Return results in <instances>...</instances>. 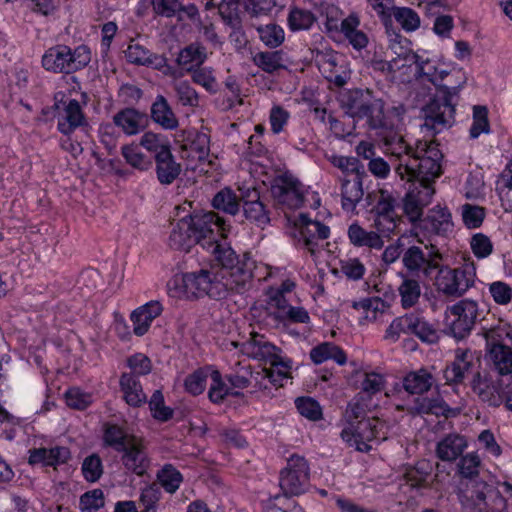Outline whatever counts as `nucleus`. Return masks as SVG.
Returning a JSON list of instances; mask_svg holds the SVG:
<instances>
[{"label": "nucleus", "mask_w": 512, "mask_h": 512, "mask_svg": "<svg viewBox=\"0 0 512 512\" xmlns=\"http://www.w3.org/2000/svg\"><path fill=\"white\" fill-rule=\"evenodd\" d=\"M340 271L349 280L358 281L363 278L366 267L357 257H346L339 262Z\"/></svg>", "instance_id": "0e129e2a"}, {"label": "nucleus", "mask_w": 512, "mask_h": 512, "mask_svg": "<svg viewBox=\"0 0 512 512\" xmlns=\"http://www.w3.org/2000/svg\"><path fill=\"white\" fill-rule=\"evenodd\" d=\"M254 268V259L249 254H244L231 268L225 270L226 296L231 293L242 294L252 286L251 269Z\"/></svg>", "instance_id": "4468645a"}, {"label": "nucleus", "mask_w": 512, "mask_h": 512, "mask_svg": "<svg viewBox=\"0 0 512 512\" xmlns=\"http://www.w3.org/2000/svg\"><path fill=\"white\" fill-rule=\"evenodd\" d=\"M450 411L448 405L439 397L436 398H417L411 412L417 414H433L436 416H447Z\"/></svg>", "instance_id": "a18cd8bd"}, {"label": "nucleus", "mask_w": 512, "mask_h": 512, "mask_svg": "<svg viewBox=\"0 0 512 512\" xmlns=\"http://www.w3.org/2000/svg\"><path fill=\"white\" fill-rule=\"evenodd\" d=\"M407 314L408 335H414L421 341L434 343L438 339L437 330L421 312Z\"/></svg>", "instance_id": "2f4dec72"}, {"label": "nucleus", "mask_w": 512, "mask_h": 512, "mask_svg": "<svg viewBox=\"0 0 512 512\" xmlns=\"http://www.w3.org/2000/svg\"><path fill=\"white\" fill-rule=\"evenodd\" d=\"M140 145L149 152L154 153L155 157L164 151H170V145L167 138L161 134H155L153 132H146L141 137Z\"/></svg>", "instance_id": "680f3d73"}, {"label": "nucleus", "mask_w": 512, "mask_h": 512, "mask_svg": "<svg viewBox=\"0 0 512 512\" xmlns=\"http://www.w3.org/2000/svg\"><path fill=\"white\" fill-rule=\"evenodd\" d=\"M254 64L264 72L273 73L284 67L281 51L258 52L253 56Z\"/></svg>", "instance_id": "603ef678"}, {"label": "nucleus", "mask_w": 512, "mask_h": 512, "mask_svg": "<svg viewBox=\"0 0 512 512\" xmlns=\"http://www.w3.org/2000/svg\"><path fill=\"white\" fill-rule=\"evenodd\" d=\"M473 392L489 406L498 407L502 403V396L499 389L494 385L491 378L476 372L471 381Z\"/></svg>", "instance_id": "c85d7f7f"}, {"label": "nucleus", "mask_w": 512, "mask_h": 512, "mask_svg": "<svg viewBox=\"0 0 512 512\" xmlns=\"http://www.w3.org/2000/svg\"><path fill=\"white\" fill-rule=\"evenodd\" d=\"M120 452H122V464L128 471L137 476H143L149 469L150 459L142 439L137 437L130 439Z\"/></svg>", "instance_id": "a211bd4d"}, {"label": "nucleus", "mask_w": 512, "mask_h": 512, "mask_svg": "<svg viewBox=\"0 0 512 512\" xmlns=\"http://www.w3.org/2000/svg\"><path fill=\"white\" fill-rule=\"evenodd\" d=\"M258 33L260 40L269 48H277L285 39V32L283 28L275 23L266 25L252 24Z\"/></svg>", "instance_id": "49530a36"}, {"label": "nucleus", "mask_w": 512, "mask_h": 512, "mask_svg": "<svg viewBox=\"0 0 512 512\" xmlns=\"http://www.w3.org/2000/svg\"><path fill=\"white\" fill-rule=\"evenodd\" d=\"M241 353L269 364L277 361L281 356V349L269 342L264 335L253 332L250 338L241 344Z\"/></svg>", "instance_id": "f3484780"}, {"label": "nucleus", "mask_w": 512, "mask_h": 512, "mask_svg": "<svg viewBox=\"0 0 512 512\" xmlns=\"http://www.w3.org/2000/svg\"><path fill=\"white\" fill-rule=\"evenodd\" d=\"M205 249L210 252L214 259L219 263L218 268H231L239 260L235 252L225 244L218 241L210 240L205 243Z\"/></svg>", "instance_id": "37998d69"}, {"label": "nucleus", "mask_w": 512, "mask_h": 512, "mask_svg": "<svg viewBox=\"0 0 512 512\" xmlns=\"http://www.w3.org/2000/svg\"><path fill=\"white\" fill-rule=\"evenodd\" d=\"M401 278L397 291L400 297V304L404 309L415 307L421 298L422 288L419 277L399 272Z\"/></svg>", "instance_id": "bb28decb"}, {"label": "nucleus", "mask_w": 512, "mask_h": 512, "mask_svg": "<svg viewBox=\"0 0 512 512\" xmlns=\"http://www.w3.org/2000/svg\"><path fill=\"white\" fill-rule=\"evenodd\" d=\"M212 205L229 215H236L240 210L239 197L230 188H224L216 193Z\"/></svg>", "instance_id": "de8ad7c7"}, {"label": "nucleus", "mask_w": 512, "mask_h": 512, "mask_svg": "<svg viewBox=\"0 0 512 512\" xmlns=\"http://www.w3.org/2000/svg\"><path fill=\"white\" fill-rule=\"evenodd\" d=\"M496 191L501 206L506 212H512V172L507 167L502 171L496 182Z\"/></svg>", "instance_id": "8fccbe9b"}, {"label": "nucleus", "mask_w": 512, "mask_h": 512, "mask_svg": "<svg viewBox=\"0 0 512 512\" xmlns=\"http://www.w3.org/2000/svg\"><path fill=\"white\" fill-rule=\"evenodd\" d=\"M347 235L352 245L380 250L384 246V240L375 231H367L357 222L348 227Z\"/></svg>", "instance_id": "72a5a7b5"}, {"label": "nucleus", "mask_w": 512, "mask_h": 512, "mask_svg": "<svg viewBox=\"0 0 512 512\" xmlns=\"http://www.w3.org/2000/svg\"><path fill=\"white\" fill-rule=\"evenodd\" d=\"M113 123L121 129L124 134L132 136L146 128L148 118L146 114L134 108H124L113 116Z\"/></svg>", "instance_id": "b1692460"}, {"label": "nucleus", "mask_w": 512, "mask_h": 512, "mask_svg": "<svg viewBox=\"0 0 512 512\" xmlns=\"http://www.w3.org/2000/svg\"><path fill=\"white\" fill-rule=\"evenodd\" d=\"M436 270L434 285L446 297H462L475 284L476 265L473 261H467L457 268L439 264Z\"/></svg>", "instance_id": "423d86ee"}, {"label": "nucleus", "mask_w": 512, "mask_h": 512, "mask_svg": "<svg viewBox=\"0 0 512 512\" xmlns=\"http://www.w3.org/2000/svg\"><path fill=\"white\" fill-rule=\"evenodd\" d=\"M353 308L361 310L366 320L376 321L378 316L383 314L385 303L378 297L365 298L354 302Z\"/></svg>", "instance_id": "6e6d98bb"}, {"label": "nucleus", "mask_w": 512, "mask_h": 512, "mask_svg": "<svg viewBox=\"0 0 512 512\" xmlns=\"http://www.w3.org/2000/svg\"><path fill=\"white\" fill-rule=\"evenodd\" d=\"M193 226L194 235L197 238V244L205 249V243L213 240L218 241L226 237L229 225L225 220L213 211L197 213L189 216Z\"/></svg>", "instance_id": "f8f14e48"}, {"label": "nucleus", "mask_w": 512, "mask_h": 512, "mask_svg": "<svg viewBox=\"0 0 512 512\" xmlns=\"http://www.w3.org/2000/svg\"><path fill=\"white\" fill-rule=\"evenodd\" d=\"M269 364L271 365L269 369H263L264 378L275 386H282V381L289 376L291 361L280 356L275 363Z\"/></svg>", "instance_id": "864d4df0"}, {"label": "nucleus", "mask_w": 512, "mask_h": 512, "mask_svg": "<svg viewBox=\"0 0 512 512\" xmlns=\"http://www.w3.org/2000/svg\"><path fill=\"white\" fill-rule=\"evenodd\" d=\"M269 307L270 315L283 326L310 323L308 311L302 306L292 305L287 298H276Z\"/></svg>", "instance_id": "412c9836"}, {"label": "nucleus", "mask_w": 512, "mask_h": 512, "mask_svg": "<svg viewBox=\"0 0 512 512\" xmlns=\"http://www.w3.org/2000/svg\"><path fill=\"white\" fill-rule=\"evenodd\" d=\"M364 409L359 403L350 405L346 411L349 426L341 432L342 439L358 451L367 452L372 444H378L388 438L391 425L377 416L363 417Z\"/></svg>", "instance_id": "20e7f679"}, {"label": "nucleus", "mask_w": 512, "mask_h": 512, "mask_svg": "<svg viewBox=\"0 0 512 512\" xmlns=\"http://www.w3.org/2000/svg\"><path fill=\"white\" fill-rule=\"evenodd\" d=\"M125 57L128 62L136 65L152 67L162 71L164 74H170L171 67L167 63L164 55L150 52L147 48L132 41L126 51Z\"/></svg>", "instance_id": "4be33fe9"}, {"label": "nucleus", "mask_w": 512, "mask_h": 512, "mask_svg": "<svg viewBox=\"0 0 512 512\" xmlns=\"http://www.w3.org/2000/svg\"><path fill=\"white\" fill-rule=\"evenodd\" d=\"M151 117L155 123L167 130L178 126V120L166 98L158 95L151 106Z\"/></svg>", "instance_id": "e433bc0d"}, {"label": "nucleus", "mask_w": 512, "mask_h": 512, "mask_svg": "<svg viewBox=\"0 0 512 512\" xmlns=\"http://www.w3.org/2000/svg\"><path fill=\"white\" fill-rule=\"evenodd\" d=\"M149 408L153 418L165 422L172 418L173 410L164 404L161 390H155L149 400Z\"/></svg>", "instance_id": "e2e57ef3"}, {"label": "nucleus", "mask_w": 512, "mask_h": 512, "mask_svg": "<svg viewBox=\"0 0 512 512\" xmlns=\"http://www.w3.org/2000/svg\"><path fill=\"white\" fill-rule=\"evenodd\" d=\"M310 358L315 364H321L328 360H334L339 365L346 363V355L343 350L331 342H324L313 347L310 351Z\"/></svg>", "instance_id": "58836bf2"}, {"label": "nucleus", "mask_w": 512, "mask_h": 512, "mask_svg": "<svg viewBox=\"0 0 512 512\" xmlns=\"http://www.w3.org/2000/svg\"><path fill=\"white\" fill-rule=\"evenodd\" d=\"M346 113L355 122L364 121L375 132L384 152L395 158V173L411 182L403 209L411 222L421 219L423 210L435 194L434 184L442 174L443 155L433 141L418 140L414 146L406 142L399 130V119L385 112V102L370 89H352L342 96Z\"/></svg>", "instance_id": "f257e3e1"}, {"label": "nucleus", "mask_w": 512, "mask_h": 512, "mask_svg": "<svg viewBox=\"0 0 512 512\" xmlns=\"http://www.w3.org/2000/svg\"><path fill=\"white\" fill-rule=\"evenodd\" d=\"M122 156L128 164L139 170H147L151 167V161L144 156L137 146L125 145L122 147Z\"/></svg>", "instance_id": "338daca9"}, {"label": "nucleus", "mask_w": 512, "mask_h": 512, "mask_svg": "<svg viewBox=\"0 0 512 512\" xmlns=\"http://www.w3.org/2000/svg\"><path fill=\"white\" fill-rule=\"evenodd\" d=\"M457 496L463 512H503L507 504L498 489L482 480H470Z\"/></svg>", "instance_id": "39448f33"}, {"label": "nucleus", "mask_w": 512, "mask_h": 512, "mask_svg": "<svg viewBox=\"0 0 512 512\" xmlns=\"http://www.w3.org/2000/svg\"><path fill=\"white\" fill-rule=\"evenodd\" d=\"M393 57L391 80L399 83H411L417 76L419 55L398 44H392Z\"/></svg>", "instance_id": "2eb2a0df"}, {"label": "nucleus", "mask_w": 512, "mask_h": 512, "mask_svg": "<svg viewBox=\"0 0 512 512\" xmlns=\"http://www.w3.org/2000/svg\"><path fill=\"white\" fill-rule=\"evenodd\" d=\"M287 21L292 31H301L310 29L315 23L316 17L309 10L295 7L290 10Z\"/></svg>", "instance_id": "5fc2aeb1"}, {"label": "nucleus", "mask_w": 512, "mask_h": 512, "mask_svg": "<svg viewBox=\"0 0 512 512\" xmlns=\"http://www.w3.org/2000/svg\"><path fill=\"white\" fill-rule=\"evenodd\" d=\"M359 25L360 21L358 17L351 14L343 20V30L341 31L356 50H361L368 44V37L364 32L358 29Z\"/></svg>", "instance_id": "79ce46f5"}, {"label": "nucleus", "mask_w": 512, "mask_h": 512, "mask_svg": "<svg viewBox=\"0 0 512 512\" xmlns=\"http://www.w3.org/2000/svg\"><path fill=\"white\" fill-rule=\"evenodd\" d=\"M292 236L296 246L318 257L323 250V241L330 236V228L317 220H312L306 214H300L295 221Z\"/></svg>", "instance_id": "1a4fd4ad"}, {"label": "nucleus", "mask_w": 512, "mask_h": 512, "mask_svg": "<svg viewBox=\"0 0 512 512\" xmlns=\"http://www.w3.org/2000/svg\"><path fill=\"white\" fill-rule=\"evenodd\" d=\"M105 504L104 493L101 489H93L80 497L81 512H97Z\"/></svg>", "instance_id": "774afa93"}, {"label": "nucleus", "mask_w": 512, "mask_h": 512, "mask_svg": "<svg viewBox=\"0 0 512 512\" xmlns=\"http://www.w3.org/2000/svg\"><path fill=\"white\" fill-rule=\"evenodd\" d=\"M177 99L183 106L197 107L199 95L188 81H177L173 84Z\"/></svg>", "instance_id": "052dcab7"}, {"label": "nucleus", "mask_w": 512, "mask_h": 512, "mask_svg": "<svg viewBox=\"0 0 512 512\" xmlns=\"http://www.w3.org/2000/svg\"><path fill=\"white\" fill-rule=\"evenodd\" d=\"M467 447L468 441L464 435L449 433L437 443L436 455L442 461L453 462L462 456Z\"/></svg>", "instance_id": "a878e982"}, {"label": "nucleus", "mask_w": 512, "mask_h": 512, "mask_svg": "<svg viewBox=\"0 0 512 512\" xmlns=\"http://www.w3.org/2000/svg\"><path fill=\"white\" fill-rule=\"evenodd\" d=\"M400 224L398 215H374L373 226L381 238H390Z\"/></svg>", "instance_id": "bf43d9fd"}, {"label": "nucleus", "mask_w": 512, "mask_h": 512, "mask_svg": "<svg viewBox=\"0 0 512 512\" xmlns=\"http://www.w3.org/2000/svg\"><path fill=\"white\" fill-rule=\"evenodd\" d=\"M188 151V157L199 162L212 163L210 157V138L206 133L197 132L193 138L183 146Z\"/></svg>", "instance_id": "a19ab883"}, {"label": "nucleus", "mask_w": 512, "mask_h": 512, "mask_svg": "<svg viewBox=\"0 0 512 512\" xmlns=\"http://www.w3.org/2000/svg\"><path fill=\"white\" fill-rule=\"evenodd\" d=\"M57 128L66 136H70L76 129L88 133L89 124L77 100L63 102L57 116Z\"/></svg>", "instance_id": "dca6fc26"}, {"label": "nucleus", "mask_w": 512, "mask_h": 512, "mask_svg": "<svg viewBox=\"0 0 512 512\" xmlns=\"http://www.w3.org/2000/svg\"><path fill=\"white\" fill-rule=\"evenodd\" d=\"M157 179L163 185L172 184L181 172V165L175 161L170 151H164L156 156Z\"/></svg>", "instance_id": "f704fd0d"}, {"label": "nucleus", "mask_w": 512, "mask_h": 512, "mask_svg": "<svg viewBox=\"0 0 512 512\" xmlns=\"http://www.w3.org/2000/svg\"><path fill=\"white\" fill-rule=\"evenodd\" d=\"M241 199L246 219L262 228L270 222L269 211L260 200L259 193L255 188H248L245 192H242Z\"/></svg>", "instance_id": "5701e85b"}, {"label": "nucleus", "mask_w": 512, "mask_h": 512, "mask_svg": "<svg viewBox=\"0 0 512 512\" xmlns=\"http://www.w3.org/2000/svg\"><path fill=\"white\" fill-rule=\"evenodd\" d=\"M476 362L474 353L468 348H457L454 352V360L443 371L448 384H461L467 375L471 374Z\"/></svg>", "instance_id": "6ab92c4d"}, {"label": "nucleus", "mask_w": 512, "mask_h": 512, "mask_svg": "<svg viewBox=\"0 0 512 512\" xmlns=\"http://www.w3.org/2000/svg\"><path fill=\"white\" fill-rule=\"evenodd\" d=\"M440 260V253L427 246H409L402 255V264L406 270L404 273L417 277L420 274L430 277L432 272L439 268Z\"/></svg>", "instance_id": "9b49d317"}, {"label": "nucleus", "mask_w": 512, "mask_h": 512, "mask_svg": "<svg viewBox=\"0 0 512 512\" xmlns=\"http://www.w3.org/2000/svg\"><path fill=\"white\" fill-rule=\"evenodd\" d=\"M271 192L277 203L288 209H298L304 202V186L287 172L274 179Z\"/></svg>", "instance_id": "ddd939ff"}, {"label": "nucleus", "mask_w": 512, "mask_h": 512, "mask_svg": "<svg viewBox=\"0 0 512 512\" xmlns=\"http://www.w3.org/2000/svg\"><path fill=\"white\" fill-rule=\"evenodd\" d=\"M453 221L450 211L440 205L434 206L428 211L422 221V227L429 233L447 235L453 230Z\"/></svg>", "instance_id": "393cba45"}, {"label": "nucleus", "mask_w": 512, "mask_h": 512, "mask_svg": "<svg viewBox=\"0 0 512 512\" xmlns=\"http://www.w3.org/2000/svg\"><path fill=\"white\" fill-rule=\"evenodd\" d=\"M197 244L193 226L189 216L180 219L172 228L169 236V245L173 249L188 251L192 245Z\"/></svg>", "instance_id": "c756f323"}, {"label": "nucleus", "mask_w": 512, "mask_h": 512, "mask_svg": "<svg viewBox=\"0 0 512 512\" xmlns=\"http://www.w3.org/2000/svg\"><path fill=\"white\" fill-rule=\"evenodd\" d=\"M70 458V451L66 447L37 448L29 451L28 462L31 465L57 466L64 464Z\"/></svg>", "instance_id": "7c9ffc66"}, {"label": "nucleus", "mask_w": 512, "mask_h": 512, "mask_svg": "<svg viewBox=\"0 0 512 512\" xmlns=\"http://www.w3.org/2000/svg\"><path fill=\"white\" fill-rule=\"evenodd\" d=\"M298 412L311 421L322 418V408L319 403L311 397H299L295 400Z\"/></svg>", "instance_id": "69168bd1"}, {"label": "nucleus", "mask_w": 512, "mask_h": 512, "mask_svg": "<svg viewBox=\"0 0 512 512\" xmlns=\"http://www.w3.org/2000/svg\"><path fill=\"white\" fill-rule=\"evenodd\" d=\"M163 307L158 301H150L137 308L131 314L133 332L137 336L147 333L152 321L162 313Z\"/></svg>", "instance_id": "cd10ccee"}, {"label": "nucleus", "mask_w": 512, "mask_h": 512, "mask_svg": "<svg viewBox=\"0 0 512 512\" xmlns=\"http://www.w3.org/2000/svg\"><path fill=\"white\" fill-rule=\"evenodd\" d=\"M461 215L465 226L475 229L482 225L486 212L481 206L466 203L461 206Z\"/></svg>", "instance_id": "13d9d810"}, {"label": "nucleus", "mask_w": 512, "mask_h": 512, "mask_svg": "<svg viewBox=\"0 0 512 512\" xmlns=\"http://www.w3.org/2000/svg\"><path fill=\"white\" fill-rule=\"evenodd\" d=\"M157 480L160 488L163 487L167 493H175L182 481V474L170 464H166L161 470L157 472Z\"/></svg>", "instance_id": "3c124183"}, {"label": "nucleus", "mask_w": 512, "mask_h": 512, "mask_svg": "<svg viewBox=\"0 0 512 512\" xmlns=\"http://www.w3.org/2000/svg\"><path fill=\"white\" fill-rule=\"evenodd\" d=\"M207 59V51L205 47L198 43H193L183 48L177 57L178 65L186 72H191Z\"/></svg>", "instance_id": "c9c22d12"}, {"label": "nucleus", "mask_w": 512, "mask_h": 512, "mask_svg": "<svg viewBox=\"0 0 512 512\" xmlns=\"http://www.w3.org/2000/svg\"><path fill=\"white\" fill-rule=\"evenodd\" d=\"M90 60L91 53L85 45H80L73 50L66 45H56L44 53L42 66L47 71L69 74L81 70Z\"/></svg>", "instance_id": "0eeeda50"}, {"label": "nucleus", "mask_w": 512, "mask_h": 512, "mask_svg": "<svg viewBox=\"0 0 512 512\" xmlns=\"http://www.w3.org/2000/svg\"><path fill=\"white\" fill-rule=\"evenodd\" d=\"M120 389L125 402L132 407H139L146 403L147 396L139 379L131 373H122L119 380Z\"/></svg>", "instance_id": "473e14b6"}, {"label": "nucleus", "mask_w": 512, "mask_h": 512, "mask_svg": "<svg viewBox=\"0 0 512 512\" xmlns=\"http://www.w3.org/2000/svg\"><path fill=\"white\" fill-rule=\"evenodd\" d=\"M425 80L436 87L437 93L424 109L422 127L437 134L454 123L455 99L465 86L466 77L460 71L450 73L439 69L429 60H422L419 56L414 89Z\"/></svg>", "instance_id": "f03ea898"}, {"label": "nucleus", "mask_w": 512, "mask_h": 512, "mask_svg": "<svg viewBox=\"0 0 512 512\" xmlns=\"http://www.w3.org/2000/svg\"><path fill=\"white\" fill-rule=\"evenodd\" d=\"M161 496L162 492L158 483H152L145 486L141 490L139 498L142 512H157V503Z\"/></svg>", "instance_id": "4d7b16f0"}, {"label": "nucleus", "mask_w": 512, "mask_h": 512, "mask_svg": "<svg viewBox=\"0 0 512 512\" xmlns=\"http://www.w3.org/2000/svg\"><path fill=\"white\" fill-rule=\"evenodd\" d=\"M135 436L128 435L122 427L116 424L107 423L104 425L103 441L104 444L113 447L116 451L120 452Z\"/></svg>", "instance_id": "c03bdc74"}, {"label": "nucleus", "mask_w": 512, "mask_h": 512, "mask_svg": "<svg viewBox=\"0 0 512 512\" xmlns=\"http://www.w3.org/2000/svg\"><path fill=\"white\" fill-rule=\"evenodd\" d=\"M358 382L360 393L370 398L380 393L386 384L384 376L376 372H364L360 374Z\"/></svg>", "instance_id": "09e8293b"}, {"label": "nucleus", "mask_w": 512, "mask_h": 512, "mask_svg": "<svg viewBox=\"0 0 512 512\" xmlns=\"http://www.w3.org/2000/svg\"><path fill=\"white\" fill-rule=\"evenodd\" d=\"M309 465L307 460L299 455H292L287 465L280 472L279 486L285 496L303 494L309 486Z\"/></svg>", "instance_id": "9d476101"}, {"label": "nucleus", "mask_w": 512, "mask_h": 512, "mask_svg": "<svg viewBox=\"0 0 512 512\" xmlns=\"http://www.w3.org/2000/svg\"><path fill=\"white\" fill-rule=\"evenodd\" d=\"M225 270L211 266L175 275L167 284L168 293L174 298H191L207 295L213 299L226 298Z\"/></svg>", "instance_id": "7ed1b4c3"}, {"label": "nucleus", "mask_w": 512, "mask_h": 512, "mask_svg": "<svg viewBox=\"0 0 512 512\" xmlns=\"http://www.w3.org/2000/svg\"><path fill=\"white\" fill-rule=\"evenodd\" d=\"M478 303L471 299H463L448 306L445 311L446 333L456 340L467 338L479 317Z\"/></svg>", "instance_id": "6e6552de"}, {"label": "nucleus", "mask_w": 512, "mask_h": 512, "mask_svg": "<svg viewBox=\"0 0 512 512\" xmlns=\"http://www.w3.org/2000/svg\"><path fill=\"white\" fill-rule=\"evenodd\" d=\"M433 383V376L425 369L410 372L403 379V387L409 394H423Z\"/></svg>", "instance_id": "ea45409f"}, {"label": "nucleus", "mask_w": 512, "mask_h": 512, "mask_svg": "<svg viewBox=\"0 0 512 512\" xmlns=\"http://www.w3.org/2000/svg\"><path fill=\"white\" fill-rule=\"evenodd\" d=\"M367 177L362 168V172H352L344 175L341 181V205L346 212H354L357 204L364 195L363 180Z\"/></svg>", "instance_id": "aec40b11"}, {"label": "nucleus", "mask_w": 512, "mask_h": 512, "mask_svg": "<svg viewBox=\"0 0 512 512\" xmlns=\"http://www.w3.org/2000/svg\"><path fill=\"white\" fill-rule=\"evenodd\" d=\"M495 371L501 376L512 378V350L505 345H494L487 354Z\"/></svg>", "instance_id": "4c0bfd02"}]
</instances>
